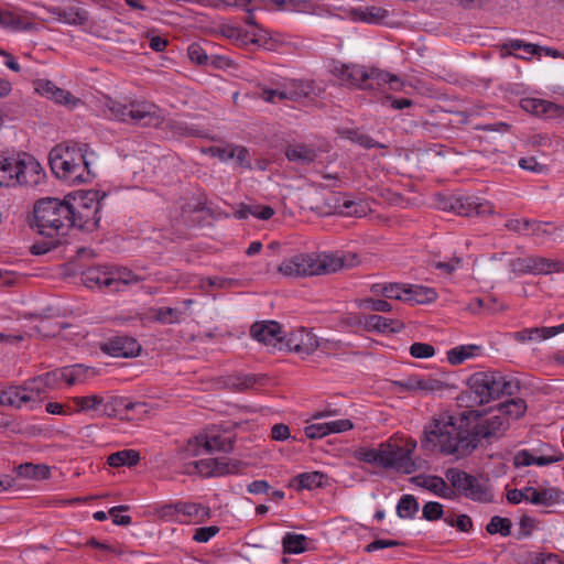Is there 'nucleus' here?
<instances>
[{
  "instance_id": "f257e3e1",
  "label": "nucleus",
  "mask_w": 564,
  "mask_h": 564,
  "mask_svg": "<svg viewBox=\"0 0 564 564\" xmlns=\"http://www.w3.org/2000/svg\"><path fill=\"white\" fill-rule=\"evenodd\" d=\"M434 429L425 431L430 442L440 446V451L446 455L465 457L477 448L481 438H489L494 431L490 425H475L473 431L469 425H433Z\"/></svg>"
},
{
  "instance_id": "f03ea898",
  "label": "nucleus",
  "mask_w": 564,
  "mask_h": 564,
  "mask_svg": "<svg viewBox=\"0 0 564 564\" xmlns=\"http://www.w3.org/2000/svg\"><path fill=\"white\" fill-rule=\"evenodd\" d=\"M70 215L72 212L66 196L64 199L41 198L34 205L30 227L46 238H63L73 228Z\"/></svg>"
},
{
  "instance_id": "7ed1b4c3",
  "label": "nucleus",
  "mask_w": 564,
  "mask_h": 564,
  "mask_svg": "<svg viewBox=\"0 0 564 564\" xmlns=\"http://www.w3.org/2000/svg\"><path fill=\"white\" fill-rule=\"evenodd\" d=\"M48 162L52 172L58 178L73 184H82L90 180L87 144L56 145L50 152Z\"/></svg>"
},
{
  "instance_id": "20e7f679",
  "label": "nucleus",
  "mask_w": 564,
  "mask_h": 564,
  "mask_svg": "<svg viewBox=\"0 0 564 564\" xmlns=\"http://www.w3.org/2000/svg\"><path fill=\"white\" fill-rule=\"evenodd\" d=\"M344 267V259L332 253L300 252L283 260L278 271L288 278H308L335 273Z\"/></svg>"
},
{
  "instance_id": "39448f33",
  "label": "nucleus",
  "mask_w": 564,
  "mask_h": 564,
  "mask_svg": "<svg viewBox=\"0 0 564 564\" xmlns=\"http://www.w3.org/2000/svg\"><path fill=\"white\" fill-rule=\"evenodd\" d=\"M467 386L469 391L475 394V402L479 404L488 403L505 394L512 395L520 389L517 379L499 371L475 372L468 378Z\"/></svg>"
},
{
  "instance_id": "423d86ee",
  "label": "nucleus",
  "mask_w": 564,
  "mask_h": 564,
  "mask_svg": "<svg viewBox=\"0 0 564 564\" xmlns=\"http://www.w3.org/2000/svg\"><path fill=\"white\" fill-rule=\"evenodd\" d=\"M416 443L412 442L409 447L403 448L397 444L381 446L379 449H362L359 453V459L383 468H393L404 474H412L416 466L411 458V453Z\"/></svg>"
},
{
  "instance_id": "0eeeda50",
  "label": "nucleus",
  "mask_w": 564,
  "mask_h": 564,
  "mask_svg": "<svg viewBox=\"0 0 564 564\" xmlns=\"http://www.w3.org/2000/svg\"><path fill=\"white\" fill-rule=\"evenodd\" d=\"M67 200L72 212L73 227L82 230L94 231L98 228L100 216V196L98 191H79L68 194Z\"/></svg>"
},
{
  "instance_id": "6e6552de",
  "label": "nucleus",
  "mask_w": 564,
  "mask_h": 564,
  "mask_svg": "<svg viewBox=\"0 0 564 564\" xmlns=\"http://www.w3.org/2000/svg\"><path fill=\"white\" fill-rule=\"evenodd\" d=\"M106 106L113 118L126 123L155 128L163 123V117L160 115L159 108L149 101L121 102L109 99Z\"/></svg>"
},
{
  "instance_id": "1a4fd4ad",
  "label": "nucleus",
  "mask_w": 564,
  "mask_h": 564,
  "mask_svg": "<svg viewBox=\"0 0 564 564\" xmlns=\"http://www.w3.org/2000/svg\"><path fill=\"white\" fill-rule=\"evenodd\" d=\"M445 477L452 489L465 498L480 503L494 501L492 489L488 480H480L476 476L454 467L445 471Z\"/></svg>"
},
{
  "instance_id": "9d476101",
  "label": "nucleus",
  "mask_w": 564,
  "mask_h": 564,
  "mask_svg": "<svg viewBox=\"0 0 564 564\" xmlns=\"http://www.w3.org/2000/svg\"><path fill=\"white\" fill-rule=\"evenodd\" d=\"M13 185L35 186L40 184L43 175L40 163L31 155L23 153L12 155Z\"/></svg>"
},
{
  "instance_id": "9b49d317",
  "label": "nucleus",
  "mask_w": 564,
  "mask_h": 564,
  "mask_svg": "<svg viewBox=\"0 0 564 564\" xmlns=\"http://www.w3.org/2000/svg\"><path fill=\"white\" fill-rule=\"evenodd\" d=\"M442 208L454 212L459 216H485L491 214L492 207L489 203H481L473 196L451 195L444 199Z\"/></svg>"
},
{
  "instance_id": "f8f14e48",
  "label": "nucleus",
  "mask_w": 564,
  "mask_h": 564,
  "mask_svg": "<svg viewBox=\"0 0 564 564\" xmlns=\"http://www.w3.org/2000/svg\"><path fill=\"white\" fill-rule=\"evenodd\" d=\"M202 448L207 453L214 451L229 453L234 448V440L231 436L199 434L187 441L184 451L188 456H197Z\"/></svg>"
},
{
  "instance_id": "ddd939ff",
  "label": "nucleus",
  "mask_w": 564,
  "mask_h": 564,
  "mask_svg": "<svg viewBox=\"0 0 564 564\" xmlns=\"http://www.w3.org/2000/svg\"><path fill=\"white\" fill-rule=\"evenodd\" d=\"M332 74L341 85H349L360 89H373L371 83H367L366 66L358 64H335Z\"/></svg>"
},
{
  "instance_id": "4468645a",
  "label": "nucleus",
  "mask_w": 564,
  "mask_h": 564,
  "mask_svg": "<svg viewBox=\"0 0 564 564\" xmlns=\"http://www.w3.org/2000/svg\"><path fill=\"white\" fill-rule=\"evenodd\" d=\"M252 338L267 346L274 348H283V339L281 326L275 321L256 322L250 327Z\"/></svg>"
},
{
  "instance_id": "2eb2a0df",
  "label": "nucleus",
  "mask_w": 564,
  "mask_h": 564,
  "mask_svg": "<svg viewBox=\"0 0 564 564\" xmlns=\"http://www.w3.org/2000/svg\"><path fill=\"white\" fill-rule=\"evenodd\" d=\"M0 404L17 409L36 410L40 408V400H36L35 397L25 389L24 382L23 386H14L0 391Z\"/></svg>"
},
{
  "instance_id": "dca6fc26",
  "label": "nucleus",
  "mask_w": 564,
  "mask_h": 564,
  "mask_svg": "<svg viewBox=\"0 0 564 564\" xmlns=\"http://www.w3.org/2000/svg\"><path fill=\"white\" fill-rule=\"evenodd\" d=\"M204 152L214 158H218L220 161L235 159L237 164L243 169L251 170L252 167L249 150L242 145L232 143H227L223 147L212 145Z\"/></svg>"
},
{
  "instance_id": "f3484780",
  "label": "nucleus",
  "mask_w": 564,
  "mask_h": 564,
  "mask_svg": "<svg viewBox=\"0 0 564 564\" xmlns=\"http://www.w3.org/2000/svg\"><path fill=\"white\" fill-rule=\"evenodd\" d=\"M63 381V372L59 369L48 371L44 375L34 377L25 381V389L30 391L36 400H40V408L42 406V394L50 390H54Z\"/></svg>"
},
{
  "instance_id": "a211bd4d",
  "label": "nucleus",
  "mask_w": 564,
  "mask_h": 564,
  "mask_svg": "<svg viewBox=\"0 0 564 564\" xmlns=\"http://www.w3.org/2000/svg\"><path fill=\"white\" fill-rule=\"evenodd\" d=\"M284 346L289 350L308 356L317 349L318 339L312 332L299 328L288 335L285 341L283 340Z\"/></svg>"
},
{
  "instance_id": "6ab92c4d",
  "label": "nucleus",
  "mask_w": 564,
  "mask_h": 564,
  "mask_svg": "<svg viewBox=\"0 0 564 564\" xmlns=\"http://www.w3.org/2000/svg\"><path fill=\"white\" fill-rule=\"evenodd\" d=\"M101 350L112 357L131 358L140 352L141 346L132 337L116 336L104 343Z\"/></svg>"
},
{
  "instance_id": "aec40b11",
  "label": "nucleus",
  "mask_w": 564,
  "mask_h": 564,
  "mask_svg": "<svg viewBox=\"0 0 564 564\" xmlns=\"http://www.w3.org/2000/svg\"><path fill=\"white\" fill-rule=\"evenodd\" d=\"M498 414L486 419L481 423H502L503 420H519L527 411V403L523 399H511L499 403L496 406Z\"/></svg>"
},
{
  "instance_id": "412c9836",
  "label": "nucleus",
  "mask_w": 564,
  "mask_h": 564,
  "mask_svg": "<svg viewBox=\"0 0 564 564\" xmlns=\"http://www.w3.org/2000/svg\"><path fill=\"white\" fill-rule=\"evenodd\" d=\"M411 481L417 487H422L441 498L454 499L456 497V492L440 476L419 475L412 477Z\"/></svg>"
},
{
  "instance_id": "4be33fe9",
  "label": "nucleus",
  "mask_w": 564,
  "mask_h": 564,
  "mask_svg": "<svg viewBox=\"0 0 564 564\" xmlns=\"http://www.w3.org/2000/svg\"><path fill=\"white\" fill-rule=\"evenodd\" d=\"M521 108L534 116L557 118L564 113V109L551 101L538 98H523L520 101Z\"/></svg>"
},
{
  "instance_id": "5701e85b",
  "label": "nucleus",
  "mask_w": 564,
  "mask_h": 564,
  "mask_svg": "<svg viewBox=\"0 0 564 564\" xmlns=\"http://www.w3.org/2000/svg\"><path fill=\"white\" fill-rule=\"evenodd\" d=\"M564 332V323L552 327H532L513 333V338L518 343L544 340Z\"/></svg>"
},
{
  "instance_id": "b1692460",
  "label": "nucleus",
  "mask_w": 564,
  "mask_h": 564,
  "mask_svg": "<svg viewBox=\"0 0 564 564\" xmlns=\"http://www.w3.org/2000/svg\"><path fill=\"white\" fill-rule=\"evenodd\" d=\"M525 494H528L527 501L544 507H550L560 502L563 496V492L557 488H544L538 490L533 487H525Z\"/></svg>"
},
{
  "instance_id": "393cba45",
  "label": "nucleus",
  "mask_w": 564,
  "mask_h": 564,
  "mask_svg": "<svg viewBox=\"0 0 564 564\" xmlns=\"http://www.w3.org/2000/svg\"><path fill=\"white\" fill-rule=\"evenodd\" d=\"M564 458L563 453H558L557 455H543L535 457L529 451L521 449L513 457V465L518 467L531 466L533 464L538 466H546L553 463H557Z\"/></svg>"
},
{
  "instance_id": "a878e982",
  "label": "nucleus",
  "mask_w": 564,
  "mask_h": 564,
  "mask_svg": "<svg viewBox=\"0 0 564 564\" xmlns=\"http://www.w3.org/2000/svg\"><path fill=\"white\" fill-rule=\"evenodd\" d=\"M285 155L291 162L306 165L313 163L316 160L317 151L311 145L304 143H294L286 147Z\"/></svg>"
},
{
  "instance_id": "bb28decb",
  "label": "nucleus",
  "mask_w": 564,
  "mask_h": 564,
  "mask_svg": "<svg viewBox=\"0 0 564 564\" xmlns=\"http://www.w3.org/2000/svg\"><path fill=\"white\" fill-rule=\"evenodd\" d=\"M562 271H564V264L560 260H553L540 256H530L529 274L546 275Z\"/></svg>"
},
{
  "instance_id": "cd10ccee",
  "label": "nucleus",
  "mask_w": 564,
  "mask_h": 564,
  "mask_svg": "<svg viewBox=\"0 0 564 564\" xmlns=\"http://www.w3.org/2000/svg\"><path fill=\"white\" fill-rule=\"evenodd\" d=\"M282 99L297 101L313 93L314 82L292 79L283 84Z\"/></svg>"
},
{
  "instance_id": "c85d7f7f",
  "label": "nucleus",
  "mask_w": 564,
  "mask_h": 564,
  "mask_svg": "<svg viewBox=\"0 0 564 564\" xmlns=\"http://www.w3.org/2000/svg\"><path fill=\"white\" fill-rule=\"evenodd\" d=\"M154 419L151 405L145 402H130L126 399L122 421H148Z\"/></svg>"
},
{
  "instance_id": "c756f323",
  "label": "nucleus",
  "mask_w": 564,
  "mask_h": 564,
  "mask_svg": "<svg viewBox=\"0 0 564 564\" xmlns=\"http://www.w3.org/2000/svg\"><path fill=\"white\" fill-rule=\"evenodd\" d=\"M265 380L261 375H234L224 379V386L234 391H246Z\"/></svg>"
},
{
  "instance_id": "7c9ffc66",
  "label": "nucleus",
  "mask_w": 564,
  "mask_h": 564,
  "mask_svg": "<svg viewBox=\"0 0 564 564\" xmlns=\"http://www.w3.org/2000/svg\"><path fill=\"white\" fill-rule=\"evenodd\" d=\"M371 292L379 296L382 295L386 299H393L406 302L408 296V284L400 283H377L371 286Z\"/></svg>"
},
{
  "instance_id": "2f4dec72",
  "label": "nucleus",
  "mask_w": 564,
  "mask_h": 564,
  "mask_svg": "<svg viewBox=\"0 0 564 564\" xmlns=\"http://www.w3.org/2000/svg\"><path fill=\"white\" fill-rule=\"evenodd\" d=\"M176 512L182 513L195 522H204L210 517V510L200 503L195 502H177L174 506Z\"/></svg>"
},
{
  "instance_id": "473e14b6",
  "label": "nucleus",
  "mask_w": 564,
  "mask_h": 564,
  "mask_svg": "<svg viewBox=\"0 0 564 564\" xmlns=\"http://www.w3.org/2000/svg\"><path fill=\"white\" fill-rule=\"evenodd\" d=\"M235 217L238 219H247L249 216H253L256 218L268 220L274 215V210L270 206H261V205H248L241 203L234 213Z\"/></svg>"
},
{
  "instance_id": "72a5a7b5",
  "label": "nucleus",
  "mask_w": 564,
  "mask_h": 564,
  "mask_svg": "<svg viewBox=\"0 0 564 564\" xmlns=\"http://www.w3.org/2000/svg\"><path fill=\"white\" fill-rule=\"evenodd\" d=\"M53 13L68 24L83 25L88 21V12L79 7L55 8Z\"/></svg>"
},
{
  "instance_id": "f704fd0d",
  "label": "nucleus",
  "mask_w": 564,
  "mask_h": 564,
  "mask_svg": "<svg viewBox=\"0 0 564 564\" xmlns=\"http://www.w3.org/2000/svg\"><path fill=\"white\" fill-rule=\"evenodd\" d=\"M126 399L118 397H110L104 399V404H100V416L122 421L124 411Z\"/></svg>"
},
{
  "instance_id": "c9c22d12",
  "label": "nucleus",
  "mask_w": 564,
  "mask_h": 564,
  "mask_svg": "<svg viewBox=\"0 0 564 564\" xmlns=\"http://www.w3.org/2000/svg\"><path fill=\"white\" fill-rule=\"evenodd\" d=\"M365 327L368 330H378L382 333L397 332L401 327V323L380 315H369L365 317Z\"/></svg>"
},
{
  "instance_id": "e433bc0d",
  "label": "nucleus",
  "mask_w": 564,
  "mask_h": 564,
  "mask_svg": "<svg viewBox=\"0 0 564 564\" xmlns=\"http://www.w3.org/2000/svg\"><path fill=\"white\" fill-rule=\"evenodd\" d=\"M437 294L434 289L426 288L423 285L408 284V296L406 302L414 304H426L431 303L436 299Z\"/></svg>"
},
{
  "instance_id": "4c0bfd02",
  "label": "nucleus",
  "mask_w": 564,
  "mask_h": 564,
  "mask_svg": "<svg viewBox=\"0 0 564 564\" xmlns=\"http://www.w3.org/2000/svg\"><path fill=\"white\" fill-rule=\"evenodd\" d=\"M140 462V453L134 449H123L108 456L107 463L111 467H132Z\"/></svg>"
},
{
  "instance_id": "58836bf2",
  "label": "nucleus",
  "mask_w": 564,
  "mask_h": 564,
  "mask_svg": "<svg viewBox=\"0 0 564 564\" xmlns=\"http://www.w3.org/2000/svg\"><path fill=\"white\" fill-rule=\"evenodd\" d=\"M15 470L18 476L29 479L40 480L50 476V467L42 464L24 463L15 467Z\"/></svg>"
},
{
  "instance_id": "ea45409f",
  "label": "nucleus",
  "mask_w": 564,
  "mask_h": 564,
  "mask_svg": "<svg viewBox=\"0 0 564 564\" xmlns=\"http://www.w3.org/2000/svg\"><path fill=\"white\" fill-rule=\"evenodd\" d=\"M352 427L354 425H306L304 432L307 438L317 440L328 434L346 432Z\"/></svg>"
},
{
  "instance_id": "a19ab883",
  "label": "nucleus",
  "mask_w": 564,
  "mask_h": 564,
  "mask_svg": "<svg viewBox=\"0 0 564 564\" xmlns=\"http://www.w3.org/2000/svg\"><path fill=\"white\" fill-rule=\"evenodd\" d=\"M61 372H63V381H65L67 384L72 386L77 382H84L88 373L90 372V369L88 367H85L80 364L73 365L70 367H64L59 369ZM91 375H94V371H91Z\"/></svg>"
},
{
  "instance_id": "79ce46f5",
  "label": "nucleus",
  "mask_w": 564,
  "mask_h": 564,
  "mask_svg": "<svg viewBox=\"0 0 564 564\" xmlns=\"http://www.w3.org/2000/svg\"><path fill=\"white\" fill-rule=\"evenodd\" d=\"M307 538L303 534L286 533L282 539L283 552L300 554L306 550Z\"/></svg>"
},
{
  "instance_id": "37998d69",
  "label": "nucleus",
  "mask_w": 564,
  "mask_h": 564,
  "mask_svg": "<svg viewBox=\"0 0 564 564\" xmlns=\"http://www.w3.org/2000/svg\"><path fill=\"white\" fill-rule=\"evenodd\" d=\"M326 476L321 471L299 474L293 481L297 484V489H314L323 486Z\"/></svg>"
},
{
  "instance_id": "c03bdc74",
  "label": "nucleus",
  "mask_w": 564,
  "mask_h": 564,
  "mask_svg": "<svg viewBox=\"0 0 564 564\" xmlns=\"http://www.w3.org/2000/svg\"><path fill=\"white\" fill-rule=\"evenodd\" d=\"M445 388V383L432 377L415 375V393L430 394L441 391Z\"/></svg>"
},
{
  "instance_id": "a18cd8bd",
  "label": "nucleus",
  "mask_w": 564,
  "mask_h": 564,
  "mask_svg": "<svg viewBox=\"0 0 564 564\" xmlns=\"http://www.w3.org/2000/svg\"><path fill=\"white\" fill-rule=\"evenodd\" d=\"M355 14L359 21L380 23L389 15V11L380 7H368L364 10L355 11Z\"/></svg>"
},
{
  "instance_id": "49530a36",
  "label": "nucleus",
  "mask_w": 564,
  "mask_h": 564,
  "mask_svg": "<svg viewBox=\"0 0 564 564\" xmlns=\"http://www.w3.org/2000/svg\"><path fill=\"white\" fill-rule=\"evenodd\" d=\"M243 464L238 460H229L226 458H215L214 477L238 474L241 471Z\"/></svg>"
},
{
  "instance_id": "de8ad7c7",
  "label": "nucleus",
  "mask_w": 564,
  "mask_h": 564,
  "mask_svg": "<svg viewBox=\"0 0 564 564\" xmlns=\"http://www.w3.org/2000/svg\"><path fill=\"white\" fill-rule=\"evenodd\" d=\"M512 522L508 518H502L499 516H494L488 524L486 525V531L489 534L499 533L502 536H508L511 534Z\"/></svg>"
},
{
  "instance_id": "09e8293b",
  "label": "nucleus",
  "mask_w": 564,
  "mask_h": 564,
  "mask_svg": "<svg viewBox=\"0 0 564 564\" xmlns=\"http://www.w3.org/2000/svg\"><path fill=\"white\" fill-rule=\"evenodd\" d=\"M85 284L87 286L98 285L99 288H109L112 285L110 272H102L98 269L88 270L85 273Z\"/></svg>"
},
{
  "instance_id": "8fccbe9b",
  "label": "nucleus",
  "mask_w": 564,
  "mask_h": 564,
  "mask_svg": "<svg viewBox=\"0 0 564 564\" xmlns=\"http://www.w3.org/2000/svg\"><path fill=\"white\" fill-rule=\"evenodd\" d=\"M478 349L475 345L459 346L447 351V360L451 365L463 364L466 359L474 356V350Z\"/></svg>"
},
{
  "instance_id": "3c124183",
  "label": "nucleus",
  "mask_w": 564,
  "mask_h": 564,
  "mask_svg": "<svg viewBox=\"0 0 564 564\" xmlns=\"http://www.w3.org/2000/svg\"><path fill=\"white\" fill-rule=\"evenodd\" d=\"M110 279L112 280V285L119 283L129 285L144 280L143 278L134 274L130 269L126 267H120L111 271Z\"/></svg>"
},
{
  "instance_id": "603ef678",
  "label": "nucleus",
  "mask_w": 564,
  "mask_h": 564,
  "mask_svg": "<svg viewBox=\"0 0 564 564\" xmlns=\"http://www.w3.org/2000/svg\"><path fill=\"white\" fill-rule=\"evenodd\" d=\"M366 73L368 75L367 83H371L373 85V89L382 84H388L389 82L398 83V76L378 68L366 67Z\"/></svg>"
},
{
  "instance_id": "864d4df0",
  "label": "nucleus",
  "mask_w": 564,
  "mask_h": 564,
  "mask_svg": "<svg viewBox=\"0 0 564 564\" xmlns=\"http://www.w3.org/2000/svg\"><path fill=\"white\" fill-rule=\"evenodd\" d=\"M419 510V502L412 495H404L398 502L397 513L400 518H412Z\"/></svg>"
},
{
  "instance_id": "5fc2aeb1",
  "label": "nucleus",
  "mask_w": 564,
  "mask_h": 564,
  "mask_svg": "<svg viewBox=\"0 0 564 564\" xmlns=\"http://www.w3.org/2000/svg\"><path fill=\"white\" fill-rule=\"evenodd\" d=\"M73 401L77 406L76 411H99L100 404H104V398L97 394L75 397Z\"/></svg>"
},
{
  "instance_id": "6e6d98bb",
  "label": "nucleus",
  "mask_w": 564,
  "mask_h": 564,
  "mask_svg": "<svg viewBox=\"0 0 564 564\" xmlns=\"http://www.w3.org/2000/svg\"><path fill=\"white\" fill-rule=\"evenodd\" d=\"M346 133H347V138L350 141H352L354 143L359 144L360 147H362L365 149L386 148L384 144L375 141L369 135H367V134H365L362 132H359L357 130H348Z\"/></svg>"
},
{
  "instance_id": "4d7b16f0",
  "label": "nucleus",
  "mask_w": 564,
  "mask_h": 564,
  "mask_svg": "<svg viewBox=\"0 0 564 564\" xmlns=\"http://www.w3.org/2000/svg\"><path fill=\"white\" fill-rule=\"evenodd\" d=\"M12 156L0 154V187L13 186Z\"/></svg>"
},
{
  "instance_id": "13d9d810",
  "label": "nucleus",
  "mask_w": 564,
  "mask_h": 564,
  "mask_svg": "<svg viewBox=\"0 0 564 564\" xmlns=\"http://www.w3.org/2000/svg\"><path fill=\"white\" fill-rule=\"evenodd\" d=\"M182 312L172 307H160L156 311L155 319L163 324H175L181 321Z\"/></svg>"
},
{
  "instance_id": "bf43d9fd",
  "label": "nucleus",
  "mask_w": 564,
  "mask_h": 564,
  "mask_svg": "<svg viewBox=\"0 0 564 564\" xmlns=\"http://www.w3.org/2000/svg\"><path fill=\"white\" fill-rule=\"evenodd\" d=\"M48 240L42 241V242H35L31 246V253L35 256H41L50 252L51 250L57 248L62 245L63 238L62 237H55V238H47Z\"/></svg>"
},
{
  "instance_id": "052dcab7",
  "label": "nucleus",
  "mask_w": 564,
  "mask_h": 564,
  "mask_svg": "<svg viewBox=\"0 0 564 564\" xmlns=\"http://www.w3.org/2000/svg\"><path fill=\"white\" fill-rule=\"evenodd\" d=\"M423 518L427 521H435L443 517V506L440 502L429 501L424 505Z\"/></svg>"
},
{
  "instance_id": "680f3d73",
  "label": "nucleus",
  "mask_w": 564,
  "mask_h": 564,
  "mask_svg": "<svg viewBox=\"0 0 564 564\" xmlns=\"http://www.w3.org/2000/svg\"><path fill=\"white\" fill-rule=\"evenodd\" d=\"M410 354L414 358L423 359L433 357L435 349L432 345L425 343H414L410 346Z\"/></svg>"
},
{
  "instance_id": "e2e57ef3",
  "label": "nucleus",
  "mask_w": 564,
  "mask_h": 564,
  "mask_svg": "<svg viewBox=\"0 0 564 564\" xmlns=\"http://www.w3.org/2000/svg\"><path fill=\"white\" fill-rule=\"evenodd\" d=\"M360 307L372 312H389L391 311V304L386 300L365 299L360 303Z\"/></svg>"
},
{
  "instance_id": "0e129e2a",
  "label": "nucleus",
  "mask_w": 564,
  "mask_h": 564,
  "mask_svg": "<svg viewBox=\"0 0 564 564\" xmlns=\"http://www.w3.org/2000/svg\"><path fill=\"white\" fill-rule=\"evenodd\" d=\"M344 208L345 210L340 209V214H346L347 216H356L360 217L365 214L364 206L360 204H356L354 200L350 199H343V202L338 205H335V208Z\"/></svg>"
},
{
  "instance_id": "69168bd1",
  "label": "nucleus",
  "mask_w": 564,
  "mask_h": 564,
  "mask_svg": "<svg viewBox=\"0 0 564 564\" xmlns=\"http://www.w3.org/2000/svg\"><path fill=\"white\" fill-rule=\"evenodd\" d=\"M189 59L198 65H204L208 62L206 51L197 43H192L187 48Z\"/></svg>"
},
{
  "instance_id": "338daca9",
  "label": "nucleus",
  "mask_w": 564,
  "mask_h": 564,
  "mask_svg": "<svg viewBox=\"0 0 564 564\" xmlns=\"http://www.w3.org/2000/svg\"><path fill=\"white\" fill-rule=\"evenodd\" d=\"M445 522L451 527H456L462 532H469L473 529V521L467 514H460L456 519L446 517Z\"/></svg>"
},
{
  "instance_id": "774afa93",
  "label": "nucleus",
  "mask_w": 564,
  "mask_h": 564,
  "mask_svg": "<svg viewBox=\"0 0 564 564\" xmlns=\"http://www.w3.org/2000/svg\"><path fill=\"white\" fill-rule=\"evenodd\" d=\"M218 532H219V528L216 525L197 528L193 535V540L198 543H206L213 536H215Z\"/></svg>"
}]
</instances>
